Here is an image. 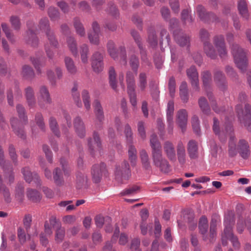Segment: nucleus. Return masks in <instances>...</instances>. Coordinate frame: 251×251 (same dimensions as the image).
<instances>
[{"mask_svg": "<svg viewBox=\"0 0 251 251\" xmlns=\"http://www.w3.org/2000/svg\"><path fill=\"white\" fill-rule=\"evenodd\" d=\"M137 128L139 136L143 139H145L146 138V135L145 130L144 123L142 121H140L138 123Z\"/></svg>", "mask_w": 251, "mask_h": 251, "instance_id": "63", "label": "nucleus"}, {"mask_svg": "<svg viewBox=\"0 0 251 251\" xmlns=\"http://www.w3.org/2000/svg\"><path fill=\"white\" fill-rule=\"evenodd\" d=\"M126 82L127 92L130 102L133 107V109L137 108V96L135 92V80L134 74L128 71L126 74Z\"/></svg>", "mask_w": 251, "mask_h": 251, "instance_id": "6", "label": "nucleus"}, {"mask_svg": "<svg viewBox=\"0 0 251 251\" xmlns=\"http://www.w3.org/2000/svg\"><path fill=\"white\" fill-rule=\"evenodd\" d=\"M220 221V218L218 215H215L212 216L210 227V242H212L216 237V226Z\"/></svg>", "mask_w": 251, "mask_h": 251, "instance_id": "30", "label": "nucleus"}, {"mask_svg": "<svg viewBox=\"0 0 251 251\" xmlns=\"http://www.w3.org/2000/svg\"><path fill=\"white\" fill-rule=\"evenodd\" d=\"M150 144L152 149L151 155L153 165L158 168L164 173H168L170 171V165L167 160L163 156L161 146L157 136L153 134L150 139Z\"/></svg>", "mask_w": 251, "mask_h": 251, "instance_id": "1", "label": "nucleus"}, {"mask_svg": "<svg viewBox=\"0 0 251 251\" xmlns=\"http://www.w3.org/2000/svg\"><path fill=\"white\" fill-rule=\"evenodd\" d=\"M187 149L191 159H196L198 158V145L196 141L193 140H190L187 143Z\"/></svg>", "mask_w": 251, "mask_h": 251, "instance_id": "24", "label": "nucleus"}, {"mask_svg": "<svg viewBox=\"0 0 251 251\" xmlns=\"http://www.w3.org/2000/svg\"><path fill=\"white\" fill-rule=\"evenodd\" d=\"M201 75L203 87L207 96L211 103L212 109L217 113H220L223 112V108L218 107L215 98L211 91L210 84L212 82V78L210 73L207 71H205L202 72Z\"/></svg>", "mask_w": 251, "mask_h": 251, "instance_id": "5", "label": "nucleus"}, {"mask_svg": "<svg viewBox=\"0 0 251 251\" xmlns=\"http://www.w3.org/2000/svg\"><path fill=\"white\" fill-rule=\"evenodd\" d=\"M67 46L74 56H78L77 43L75 38L73 36H68L66 39Z\"/></svg>", "mask_w": 251, "mask_h": 251, "instance_id": "32", "label": "nucleus"}, {"mask_svg": "<svg viewBox=\"0 0 251 251\" xmlns=\"http://www.w3.org/2000/svg\"><path fill=\"white\" fill-rule=\"evenodd\" d=\"M0 166L4 172L6 177H8L9 182L11 183L14 179L12 167L10 162L5 159L4 153L2 148L0 146Z\"/></svg>", "mask_w": 251, "mask_h": 251, "instance_id": "9", "label": "nucleus"}, {"mask_svg": "<svg viewBox=\"0 0 251 251\" xmlns=\"http://www.w3.org/2000/svg\"><path fill=\"white\" fill-rule=\"evenodd\" d=\"M163 149L167 158L171 161H176V152L173 144L169 141H165L163 145Z\"/></svg>", "mask_w": 251, "mask_h": 251, "instance_id": "20", "label": "nucleus"}, {"mask_svg": "<svg viewBox=\"0 0 251 251\" xmlns=\"http://www.w3.org/2000/svg\"><path fill=\"white\" fill-rule=\"evenodd\" d=\"M128 154L129 159L132 165L134 166L136 163L137 161V151L135 148L130 145L128 148Z\"/></svg>", "mask_w": 251, "mask_h": 251, "instance_id": "50", "label": "nucleus"}, {"mask_svg": "<svg viewBox=\"0 0 251 251\" xmlns=\"http://www.w3.org/2000/svg\"><path fill=\"white\" fill-rule=\"evenodd\" d=\"M169 89L171 97H174L176 92V81L174 77H171L169 81Z\"/></svg>", "mask_w": 251, "mask_h": 251, "instance_id": "62", "label": "nucleus"}, {"mask_svg": "<svg viewBox=\"0 0 251 251\" xmlns=\"http://www.w3.org/2000/svg\"><path fill=\"white\" fill-rule=\"evenodd\" d=\"M214 43L221 58H225L226 56L227 51L224 37L221 35L216 36L214 39Z\"/></svg>", "mask_w": 251, "mask_h": 251, "instance_id": "13", "label": "nucleus"}, {"mask_svg": "<svg viewBox=\"0 0 251 251\" xmlns=\"http://www.w3.org/2000/svg\"><path fill=\"white\" fill-rule=\"evenodd\" d=\"M246 226L248 230L251 233V219L247 218L245 221L242 219H239L237 222V230L238 233H242Z\"/></svg>", "mask_w": 251, "mask_h": 251, "instance_id": "33", "label": "nucleus"}, {"mask_svg": "<svg viewBox=\"0 0 251 251\" xmlns=\"http://www.w3.org/2000/svg\"><path fill=\"white\" fill-rule=\"evenodd\" d=\"M49 124L50 129L57 137H59L60 133L58 130V125L56 120L53 117H51L49 120Z\"/></svg>", "mask_w": 251, "mask_h": 251, "instance_id": "53", "label": "nucleus"}, {"mask_svg": "<svg viewBox=\"0 0 251 251\" xmlns=\"http://www.w3.org/2000/svg\"><path fill=\"white\" fill-rule=\"evenodd\" d=\"M147 75L144 72L139 74L138 79V86L141 91H143L147 86Z\"/></svg>", "mask_w": 251, "mask_h": 251, "instance_id": "43", "label": "nucleus"}, {"mask_svg": "<svg viewBox=\"0 0 251 251\" xmlns=\"http://www.w3.org/2000/svg\"><path fill=\"white\" fill-rule=\"evenodd\" d=\"M213 130L216 135H217L221 142H225L226 139V135L232 133L233 129L230 126H227L225 131L221 130L219 125V121L217 119L214 118L213 119Z\"/></svg>", "mask_w": 251, "mask_h": 251, "instance_id": "11", "label": "nucleus"}, {"mask_svg": "<svg viewBox=\"0 0 251 251\" xmlns=\"http://www.w3.org/2000/svg\"><path fill=\"white\" fill-rule=\"evenodd\" d=\"M231 52L237 67L242 72H245L248 66V58L245 50L238 44H233Z\"/></svg>", "mask_w": 251, "mask_h": 251, "instance_id": "4", "label": "nucleus"}, {"mask_svg": "<svg viewBox=\"0 0 251 251\" xmlns=\"http://www.w3.org/2000/svg\"><path fill=\"white\" fill-rule=\"evenodd\" d=\"M108 74L110 85L114 90H116L117 82L116 80V74L113 67H111L109 68Z\"/></svg>", "mask_w": 251, "mask_h": 251, "instance_id": "48", "label": "nucleus"}, {"mask_svg": "<svg viewBox=\"0 0 251 251\" xmlns=\"http://www.w3.org/2000/svg\"><path fill=\"white\" fill-rule=\"evenodd\" d=\"M139 190L138 186H133L122 191L120 194L122 196H132L137 193Z\"/></svg>", "mask_w": 251, "mask_h": 251, "instance_id": "54", "label": "nucleus"}, {"mask_svg": "<svg viewBox=\"0 0 251 251\" xmlns=\"http://www.w3.org/2000/svg\"><path fill=\"white\" fill-rule=\"evenodd\" d=\"M238 152L243 158L247 159L249 157L250 154L249 145L245 140H240L238 143Z\"/></svg>", "mask_w": 251, "mask_h": 251, "instance_id": "26", "label": "nucleus"}, {"mask_svg": "<svg viewBox=\"0 0 251 251\" xmlns=\"http://www.w3.org/2000/svg\"><path fill=\"white\" fill-rule=\"evenodd\" d=\"M1 27L7 38L11 43H14L15 42L14 36L12 33L11 30L8 27V25L5 23H2Z\"/></svg>", "mask_w": 251, "mask_h": 251, "instance_id": "52", "label": "nucleus"}, {"mask_svg": "<svg viewBox=\"0 0 251 251\" xmlns=\"http://www.w3.org/2000/svg\"><path fill=\"white\" fill-rule=\"evenodd\" d=\"M140 157L143 167L146 170L149 169L151 168V165L147 151L144 150L141 151Z\"/></svg>", "mask_w": 251, "mask_h": 251, "instance_id": "46", "label": "nucleus"}, {"mask_svg": "<svg viewBox=\"0 0 251 251\" xmlns=\"http://www.w3.org/2000/svg\"><path fill=\"white\" fill-rule=\"evenodd\" d=\"M174 38L176 42L180 46H188L190 43V39L189 36L184 34L182 32L179 31L177 32L175 31L174 33Z\"/></svg>", "mask_w": 251, "mask_h": 251, "instance_id": "29", "label": "nucleus"}, {"mask_svg": "<svg viewBox=\"0 0 251 251\" xmlns=\"http://www.w3.org/2000/svg\"><path fill=\"white\" fill-rule=\"evenodd\" d=\"M106 169V165L104 163H101L100 164H96L93 166L92 170V175L93 181L95 183L100 181L102 173Z\"/></svg>", "mask_w": 251, "mask_h": 251, "instance_id": "15", "label": "nucleus"}, {"mask_svg": "<svg viewBox=\"0 0 251 251\" xmlns=\"http://www.w3.org/2000/svg\"><path fill=\"white\" fill-rule=\"evenodd\" d=\"M208 221L205 216H202L200 220L199 228L200 231L203 235V239L206 240L207 238L205 236V234L207 233L208 229Z\"/></svg>", "mask_w": 251, "mask_h": 251, "instance_id": "36", "label": "nucleus"}, {"mask_svg": "<svg viewBox=\"0 0 251 251\" xmlns=\"http://www.w3.org/2000/svg\"><path fill=\"white\" fill-rule=\"evenodd\" d=\"M204 51L207 56L211 59H215L217 57L216 52L212 46L209 42H205L203 44Z\"/></svg>", "mask_w": 251, "mask_h": 251, "instance_id": "34", "label": "nucleus"}, {"mask_svg": "<svg viewBox=\"0 0 251 251\" xmlns=\"http://www.w3.org/2000/svg\"><path fill=\"white\" fill-rule=\"evenodd\" d=\"M191 123L194 132L197 134H199L201 129L199 118L196 115L193 116L192 118Z\"/></svg>", "mask_w": 251, "mask_h": 251, "instance_id": "58", "label": "nucleus"}, {"mask_svg": "<svg viewBox=\"0 0 251 251\" xmlns=\"http://www.w3.org/2000/svg\"><path fill=\"white\" fill-rule=\"evenodd\" d=\"M93 32L88 33V39L91 44L98 45L100 34V28L98 24L94 22L92 24Z\"/></svg>", "mask_w": 251, "mask_h": 251, "instance_id": "21", "label": "nucleus"}, {"mask_svg": "<svg viewBox=\"0 0 251 251\" xmlns=\"http://www.w3.org/2000/svg\"><path fill=\"white\" fill-rule=\"evenodd\" d=\"M107 50L110 56L114 60L118 58V51L112 41H109L107 45Z\"/></svg>", "mask_w": 251, "mask_h": 251, "instance_id": "49", "label": "nucleus"}, {"mask_svg": "<svg viewBox=\"0 0 251 251\" xmlns=\"http://www.w3.org/2000/svg\"><path fill=\"white\" fill-rule=\"evenodd\" d=\"M8 154L9 155L15 164L17 163V154L15 148L14 146L10 145L8 148Z\"/></svg>", "mask_w": 251, "mask_h": 251, "instance_id": "61", "label": "nucleus"}, {"mask_svg": "<svg viewBox=\"0 0 251 251\" xmlns=\"http://www.w3.org/2000/svg\"><path fill=\"white\" fill-rule=\"evenodd\" d=\"M57 229L55 233V241L57 242H61L65 235V229L64 228L61 227L60 224H58V227H56Z\"/></svg>", "mask_w": 251, "mask_h": 251, "instance_id": "55", "label": "nucleus"}, {"mask_svg": "<svg viewBox=\"0 0 251 251\" xmlns=\"http://www.w3.org/2000/svg\"><path fill=\"white\" fill-rule=\"evenodd\" d=\"M234 222V212L232 211H227L225 216V228L224 232L222 234V241L223 245L226 246L227 244V240H229L235 249H238L240 247V243L237 237L234 236L232 233V226Z\"/></svg>", "mask_w": 251, "mask_h": 251, "instance_id": "2", "label": "nucleus"}, {"mask_svg": "<svg viewBox=\"0 0 251 251\" xmlns=\"http://www.w3.org/2000/svg\"><path fill=\"white\" fill-rule=\"evenodd\" d=\"M39 26L41 30L45 31L50 45L56 48L58 45V42L55 38L53 31L50 28L48 18H44L42 19L40 21Z\"/></svg>", "mask_w": 251, "mask_h": 251, "instance_id": "10", "label": "nucleus"}, {"mask_svg": "<svg viewBox=\"0 0 251 251\" xmlns=\"http://www.w3.org/2000/svg\"><path fill=\"white\" fill-rule=\"evenodd\" d=\"M198 102L202 112L206 115H209L211 112V110L206 99L204 97H201L199 99Z\"/></svg>", "mask_w": 251, "mask_h": 251, "instance_id": "41", "label": "nucleus"}, {"mask_svg": "<svg viewBox=\"0 0 251 251\" xmlns=\"http://www.w3.org/2000/svg\"><path fill=\"white\" fill-rule=\"evenodd\" d=\"M22 173L23 174L25 180L28 183H30L33 181L37 185H40V179L37 174L35 173H31L29 168L25 167L22 170Z\"/></svg>", "mask_w": 251, "mask_h": 251, "instance_id": "22", "label": "nucleus"}, {"mask_svg": "<svg viewBox=\"0 0 251 251\" xmlns=\"http://www.w3.org/2000/svg\"><path fill=\"white\" fill-rule=\"evenodd\" d=\"M39 99L47 103H50L51 102L49 92L47 87L44 86H41L40 88Z\"/></svg>", "mask_w": 251, "mask_h": 251, "instance_id": "38", "label": "nucleus"}, {"mask_svg": "<svg viewBox=\"0 0 251 251\" xmlns=\"http://www.w3.org/2000/svg\"><path fill=\"white\" fill-rule=\"evenodd\" d=\"M74 126L77 135L83 138L85 135V127L82 119L79 117H76L74 120Z\"/></svg>", "mask_w": 251, "mask_h": 251, "instance_id": "23", "label": "nucleus"}, {"mask_svg": "<svg viewBox=\"0 0 251 251\" xmlns=\"http://www.w3.org/2000/svg\"><path fill=\"white\" fill-rule=\"evenodd\" d=\"M82 98L85 108L88 111L91 108L90 97L88 91L83 90L82 92Z\"/></svg>", "mask_w": 251, "mask_h": 251, "instance_id": "51", "label": "nucleus"}, {"mask_svg": "<svg viewBox=\"0 0 251 251\" xmlns=\"http://www.w3.org/2000/svg\"><path fill=\"white\" fill-rule=\"evenodd\" d=\"M176 148L178 161L181 165H183L186 161V152L185 145L181 141H179L176 145Z\"/></svg>", "mask_w": 251, "mask_h": 251, "instance_id": "18", "label": "nucleus"}, {"mask_svg": "<svg viewBox=\"0 0 251 251\" xmlns=\"http://www.w3.org/2000/svg\"><path fill=\"white\" fill-rule=\"evenodd\" d=\"M93 107L94 108V113L96 117V119L100 123H101L104 120V116L102 107L100 101L95 100L93 102Z\"/></svg>", "mask_w": 251, "mask_h": 251, "instance_id": "28", "label": "nucleus"}, {"mask_svg": "<svg viewBox=\"0 0 251 251\" xmlns=\"http://www.w3.org/2000/svg\"><path fill=\"white\" fill-rule=\"evenodd\" d=\"M238 9L242 16L247 19L249 16L247 5L245 0H240L238 3Z\"/></svg>", "mask_w": 251, "mask_h": 251, "instance_id": "40", "label": "nucleus"}, {"mask_svg": "<svg viewBox=\"0 0 251 251\" xmlns=\"http://www.w3.org/2000/svg\"><path fill=\"white\" fill-rule=\"evenodd\" d=\"M188 121V113L186 110L181 109L176 114V122L183 132L186 127Z\"/></svg>", "mask_w": 251, "mask_h": 251, "instance_id": "17", "label": "nucleus"}, {"mask_svg": "<svg viewBox=\"0 0 251 251\" xmlns=\"http://www.w3.org/2000/svg\"><path fill=\"white\" fill-rule=\"evenodd\" d=\"M148 42L150 45L152 47H155L157 45L155 32L153 29H151L149 32Z\"/></svg>", "mask_w": 251, "mask_h": 251, "instance_id": "56", "label": "nucleus"}, {"mask_svg": "<svg viewBox=\"0 0 251 251\" xmlns=\"http://www.w3.org/2000/svg\"><path fill=\"white\" fill-rule=\"evenodd\" d=\"M131 34L135 40V42L137 44L140 50L142 60L147 64H149V61L146 55L145 51L144 50L143 47L142 46L140 37L137 32L135 30H132L131 32Z\"/></svg>", "mask_w": 251, "mask_h": 251, "instance_id": "25", "label": "nucleus"}, {"mask_svg": "<svg viewBox=\"0 0 251 251\" xmlns=\"http://www.w3.org/2000/svg\"><path fill=\"white\" fill-rule=\"evenodd\" d=\"M53 177L55 183L57 185H61L64 183L62 172L61 170L56 168L53 172Z\"/></svg>", "mask_w": 251, "mask_h": 251, "instance_id": "45", "label": "nucleus"}, {"mask_svg": "<svg viewBox=\"0 0 251 251\" xmlns=\"http://www.w3.org/2000/svg\"><path fill=\"white\" fill-rule=\"evenodd\" d=\"M196 11L201 20L205 22H213L216 20V16L212 13H206L204 8L202 5H198L196 7Z\"/></svg>", "mask_w": 251, "mask_h": 251, "instance_id": "16", "label": "nucleus"}, {"mask_svg": "<svg viewBox=\"0 0 251 251\" xmlns=\"http://www.w3.org/2000/svg\"><path fill=\"white\" fill-rule=\"evenodd\" d=\"M28 30L26 32L27 37L25 40L27 44L32 47H36L38 45V40L34 32V24L32 21H29L27 23Z\"/></svg>", "mask_w": 251, "mask_h": 251, "instance_id": "12", "label": "nucleus"}, {"mask_svg": "<svg viewBox=\"0 0 251 251\" xmlns=\"http://www.w3.org/2000/svg\"><path fill=\"white\" fill-rule=\"evenodd\" d=\"M77 90L78 86L76 83H75L72 89V96L77 106L81 107L82 106V102L80 99L79 93Z\"/></svg>", "mask_w": 251, "mask_h": 251, "instance_id": "42", "label": "nucleus"}, {"mask_svg": "<svg viewBox=\"0 0 251 251\" xmlns=\"http://www.w3.org/2000/svg\"><path fill=\"white\" fill-rule=\"evenodd\" d=\"M19 116L23 122H21L16 118L11 119V125L14 133L19 137L25 139V135L23 129V125L26 124L27 121V118L25 115V110L23 106L18 104L16 106Z\"/></svg>", "mask_w": 251, "mask_h": 251, "instance_id": "3", "label": "nucleus"}, {"mask_svg": "<svg viewBox=\"0 0 251 251\" xmlns=\"http://www.w3.org/2000/svg\"><path fill=\"white\" fill-rule=\"evenodd\" d=\"M26 195L28 199L33 202H38L41 200L40 193L35 190L28 189L27 190Z\"/></svg>", "mask_w": 251, "mask_h": 251, "instance_id": "47", "label": "nucleus"}, {"mask_svg": "<svg viewBox=\"0 0 251 251\" xmlns=\"http://www.w3.org/2000/svg\"><path fill=\"white\" fill-rule=\"evenodd\" d=\"M74 26L75 29L76 33L80 37H83L85 35V31L82 24L80 20L77 18L74 19Z\"/></svg>", "mask_w": 251, "mask_h": 251, "instance_id": "44", "label": "nucleus"}, {"mask_svg": "<svg viewBox=\"0 0 251 251\" xmlns=\"http://www.w3.org/2000/svg\"><path fill=\"white\" fill-rule=\"evenodd\" d=\"M10 22L15 30H19L21 26L20 18L16 16H12L10 18Z\"/></svg>", "mask_w": 251, "mask_h": 251, "instance_id": "59", "label": "nucleus"}, {"mask_svg": "<svg viewBox=\"0 0 251 251\" xmlns=\"http://www.w3.org/2000/svg\"><path fill=\"white\" fill-rule=\"evenodd\" d=\"M89 50V47L86 44H83L79 47L81 60L84 64L88 62Z\"/></svg>", "mask_w": 251, "mask_h": 251, "instance_id": "39", "label": "nucleus"}, {"mask_svg": "<svg viewBox=\"0 0 251 251\" xmlns=\"http://www.w3.org/2000/svg\"><path fill=\"white\" fill-rule=\"evenodd\" d=\"M228 153L230 157H234L237 154L238 149L236 147V139L232 133H229Z\"/></svg>", "mask_w": 251, "mask_h": 251, "instance_id": "27", "label": "nucleus"}, {"mask_svg": "<svg viewBox=\"0 0 251 251\" xmlns=\"http://www.w3.org/2000/svg\"><path fill=\"white\" fill-rule=\"evenodd\" d=\"M64 61L68 72L72 75H75L77 72V68L73 60L69 57H66Z\"/></svg>", "mask_w": 251, "mask_h": 251, "instance_id": "37", "label": "nucleus"}, {"mask_svg": "<svg viewBox=\"0 0 251 251\" xmlns=\"http://www.w3.org/2000/svg\"><path fill=\"white\" fill-rule=\"evenodd\" d=\"M236 110L240 121L244 122L248 130L251 131V105L245 104V110H243L242 105L239 104L236 106Z\"/></svg>", "mask_w": 251, "mask_h": 251, "instance_id": "7", "label": "nucleus"}, {"mask_svg": "<svg viewBox=\"0 0 251 251\" xmlns=\"http://www.w3.org/2000/svg\"><path fill=\"white\" fill-rule=\"evenodd\" d=\"M214 81L218 87L222 91L226 90L227 82L225 75L220 70H216L214 73Z\"/></svg>", "mask_w": 251, "mask_h": 251, "instance_id": "19", "label": "nucleus"}, {"mask_svg": "<svg viewBox=\"0 0 251 251\" xmlns=\"http://www.w3.org/2000/svg\"><path fill=\"white\" fill-rule=\"evenodd\" d=\"M88 144L91 151L95 150H99L100 148V137L96 132L94 133L93 139L90 138L88 140ZM91 153H92V152Z\"/></svg>", "mask_w": 251, "mask_h": 251, "instance_id": "31", "label": "nucleus"}, {"mask_svg": "<svg viewBox=\"0 0 251 251\" xmlns=\"http://www.w3.org/2000/svg\"><path fill=\"white\" fill-rule=\"evenodd\" d=\"M22 73L24 76L28 78H32L34 75L32 69L27 65H25L23 67Z\"/></svg>", "mask_w": 251, "mask_h": 251, "instance_id": "60", "label": "nucleus"}, {"mask_svg": "<svg viewBox=\"0 0 251 251\" xmlns=\"http://www.w3.org/2000/svg\"><path fill=\"white\" fill-rule=\"evenodd\" d=\"M25 95L28 105L33 106L35 103V98L34 91L31 87H27L25 89Z\"/></svg>", "mask_w": 251, "mask_h": 251, "instance_id": "35", "label": "nucleus"}, {"mask_svg": "<svg viewBox=\"0 0 251 251\" xmlns=\"http://www.w3.org/2000/svg\"><path fill=\"white\" fill-rule=\"evenodd\" d=\"M187 75L191 81V85L193 89L196 91H199V75L196 68L195 66H191L187 71Z\"/></svg>", "mask_w": 251, "mask_h": 251, "instance_id": "14", "label": "nucleus"}, {"mask_svg": "<svg viewBox=\"0 0 251 251\" xmlns=\"http://www.w3.org/2000/svg\"><path fill=\"white\" fill-rule=\"evenodd\" d=\"M129 65L132 70L136 74L139 66L138 58L135 55H131L129 59Z\"/></svg>", "mask_w": 251, "mask_h": 251, "instance_id": "57", "label": "nucleus"}, {"mask_svg": "<svg viewBox=\"0 0 251 251\" xmlns=\"http://www.w3.org/2000/svg\"><path fill=\"white\" fill-rule=\"evenodd\" d=\"M115 179L120 183H124L131 175L129 165L126 161L117 165L115 172Z\"/></svg>", "mask_w": 251, "mask_h": 251, "instance_id": "8", "label": "nucleus"}, {"mask_svg": "<svg viewBox=\"0 0 251 251\" xmlns=\"http://www.w3.org/2000/svg\"><path fill=\"white\" fill-rule=\"evenodd\" d=\"M209 146L212 156L214 157H217L218 151L217 145L214 141L211 140L209 142Z\"/></svg>", "mask_w": 251, "mask_h": 251, "instance_id": "64", "label": "nucleus"}]
</instances>
